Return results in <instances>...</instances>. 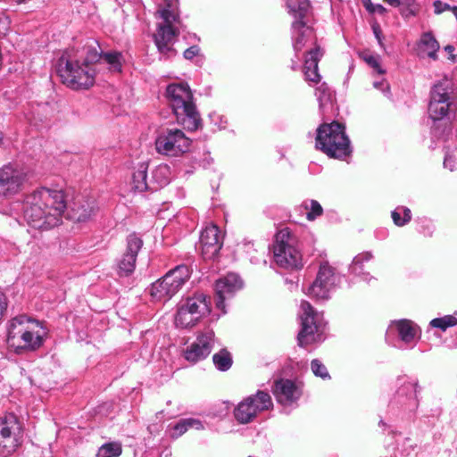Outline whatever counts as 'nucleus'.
Returning <instances> with one entry per match:
<instances>
[{"label":"nucleus","instance_id":"nucleus-10","mask_svg":"<svg viewBox=\"0 0 457 457\" xmlns=\"http://www.w3.org/2000/svg\"><path fill=\"white\" fill-rule=\"evenodd\" d=\"M191 140L179 129L162 130L155 139V149L161 154L178 156L189 151Z\"/></svg>","mask_w":457,"mask_h":457},{"label":"nucleus","instance_id":"nucleus-51","mask_svg":"<svg viewBox=\"0 0 457 457\" xmlns=\"http://www.w3.org/2000/svg\"><path fill=\"white\" fill-rule=\"evenodd\" d=\"M449 162H450V158H445V162H444L445 168L450 169L451 170H453V167L449 165L448 164Z\"/></svg>","mask_w":457,"mask_h":457},{"label":"nucleus","instance_id":"nucleus-34","mask_svg":"<svg viewBox=\"0 0 457 457\" xmlns=\"http://www.w3.org/2000/svg\"><path fill=\"white\" fill-rule=\"evenodd\" d=\"M316 96L319 101L320 109L323 111L327 104L331 101V92L326 83H322L316 88Z\"/></svg>","mask_w":457,"mask_h":457},{"label":"nucleus","instance_id":"nucleus-48","mask_svg":"<svg viewBox=\"0 0 457 457\" xmlns=\"http://www.w3.org/2000/svg\"><path fill=\"white\" fill-rule=\"evenodd\" d=\"M403 219V221L405 222V224L408 223L411 220V213L410 209H408V208L404 209Z\"/></svg>","mask_w":457,"mask_h":457},{"label":"nucleus","instance_id":"nucleus-16","mask_svg":"<svg viewBox=\"0 0 457 457\" xmlns=\"http://www.w3.org/2000/svg\"><path fill=\"white\" fill-rule=\"evenodd\" d=\"M142 245V239L135 234H131L127 237L126 247L118 262L119 273L120 276H129L134 271L137 256Z\"/></svg>","mask_w":457,"mask_h":457},{"label":"nucleus","instance_id":"nucleus-37","mask_svg":"<svg viewBox=\"0 0 457 457\" xmlns=\"http://www.w3.org/2000/svg\"><path fill=\"white\" fill-rule=\"evenodd\" d=\"M361 57L365 62H367L371 68L374 69L378 74H384L385 71L381 68L378 61V57L369 53L364 52L361 54Z\"/></svg>","mask_w":457,"mask_h":457},{"label":"nucleus","instance_id":"nucleus-25","mask_svg":"<svg viewBox=\"0 0 457 457\" xmlns=\"http://www.w3.org/2000/svg\"><path fill=\"white\" fill-rule=\"evenodd\" d=\"M181 306L191 312V314L199 316V319L202 314L210 311L206 296L204 294H196L193 297L187 298Z\"/></svg>","mask_w":457,"mask_h":457},{"label":"nucleus","instance_id":"nucleus-31","mask_svg":"<svg viewBox=\"0 0 457 457\" xmlns=\"http://www.w3.org/2000/svg\"><path fill=\"white\" fill-rule=\"evenodd\" d=\"M121 453V444L118 442H111L103 445L98 449L96 457H119Z\"/></svg>","mask_w":457,"mask_h":457},{"label":"nucleus","instance_id":"nucleus-18","mask_svg":"<svg viewBox=\"0 0 457 457\" xmlns=\"http://www.w3.org/2000/svg\"><path fill=\"white\" fill-rule=\"evenodd\" d=\"M179 35V29L176 27L157 25L156 33L154 35V44L158 52L166 58L176 54L173 44Z\"/></svg>","mask_w":457,"mask_h":457},{"label":"nucleus","instance_id":"nucleus-32","mask_svg":"<svg viewBox=\"0 0 457 457\" xmlns=\"http://www.w3.org/2000/svg\"><path fill=\"white\" fill-rule=\"evenodd\" d=\"M321 56L322 53L319 46L309 51L304 61L303 72L311 71V70L318 68V63Z\"/></svg>","mask_w":457,"mask_h":457},{"label":"nucleus","instance_id":"nucleus-24","mask_svg":"<svg viewBox=\"0 0 457 457\" xmlns=\"http://www.w3.org/2000/svg\"><path fill=\"white\" fill-rule=\"evenodd\" d=\"M439 47V43L433 34L431 32H426L421 36L419 43V54L422 57L428 56L433 60H436V53Z\"/></svg>","mask_w":457,"mask_h":457},{"label":"nucleus","instance_id":"nucleus-40","mask_svg":"<svg viewBox=\"0 0 457 457\" xmlns=\"http://www.w3.org/2000/svg\"><path fill=\"white\" fill-rule=\"evenodd\" d=\"M363 4L365 8L371 13H378V14H385L386 12V9L379 4H372L371 0H363Z\"/></svg>","mask_w":457,"mask_h":457},{"label":"nucleus","instance_id":"nucleus-22","mask_svg":"<svg viewBox=\"0 0 457 457\" xmlns=\"http://www.w3.org/2000/svg\"><path fill=\"white\" fill-rule=\"evenodd\" d=\"M24 179L23 173H0V195L18 192Z\"/></svg>","mask_w":457,"mask_h":457},{"label":"nucleus","instance_id":"nucleus-49","mask_svg":"<svg viewBox=\"0 0 457 457\" xmlns=\"http://www.w3.org/2000/svg\"><path fill=\"white\" fill-rule=\"evenodd\" d=\"M384 2L394 7H399L402 4L401 0H384Z\"/></svg>","mask_w":457,"mask_h":457},{"label":"nucleus","instance_id":"nucleus-12","mask_svg":"<svg viewBox=\"0 0 457 457\" xmlns=\"http://www.w3.org/2000/svg\"><path fill=\"white\" fill-rule=\"evenodd\" d=\"M303 314L301 316V330L297 335L298 345L304 347L316 342L320 337V324L318 321V312L307 301L301 303Z\"/></svg>","mask_w":457,"mask_h":457},{"label":"nucleus","instance_id":"nucleus-38","mask_svg":"<svg viewBox=\"0 0 457 457\" xmlns=\"http://www.w3.org/2000/svg\"><path fill=\"white\" fill-rule=\"evenodd\" d=\"M311 367L313 374L320 377L323 379L330 378L329 373L325 365L318 359H314L311 362Z\"/></svg>","mask_w":457,"mask_h":457},{"label":"nucleus","instance_id":"nucleus-20","mask_svg":"<svg viewBox=\"0 0 457 457\" xmlns=\"http://www.w3.org/2000/svg\"><path fill=\"white\" fill-rule=\"evenodd\" d=\"M67 51L88 66L100 61L103 55L98 42L91 38L87 39L83 45L79 44Z\"/></svg>","mask_w":457,"mask_h":457},{"label":"nucleus","instance_id":"nucleus-53","mask_svg":"<svg viewBox=\"0 0 457 457\" xmlns=\"http://www.w3.org/2000/svg\"><path fill=\"white\" fill-rule=\"evenodd\" d=\"M445 50L448 51V52H452V51H453V46H445Z\"/></svg>","mask_w":457,"mask_h":457},{"label":"nucleus","instance_id":"nucleus-8","mask_svg":"<svg viewBox=\"0 0 457 457\" xmlns=\"http://www.w3.org/2000/svg\"><path fill=\"white\" fill-rule=\"evenodd\" d=\"M291 233L288 228L280 229L275 235L273 254L276 263L285 269H301L302 255L290 244Z\"/></svg>","mask_w":457,"mask_h":457},{"label":"nucleus","instance_id":"nucleus-50","mask_svg":"<svg viewBox=\"0 0 457 457\" xmlns=\"http://www.w3.org/2000/svg\"><path fill=\"white\" fill-rule=\"evenodd\" d=\"M404 5H410L411 7H418L415 4V0H403Z\"/></svg>","mask_w":457,"mask_h":457},{"label":"nucleus","instance_id":"nucleus-19","mask_svg":"<svg viewBox=\"0 0 457 457\" xmlns=\"http://www.w3.org/2000/svg\"><path fill=\"white\" fill-rule=\"evenodd\" d=\"M243 287V281L234 273H229L222 278L216 281L215 294L218 297L216 305L218 308H223L226 299L233 296V295Z\"/></svg>","mask_w":457,"mask_h":457},{"label":"nucleus","instance_id":"nucleus-52","mask_svg":"<svg viewBox=\"0 0 457 457\" xmlns=\"http://www.w3.org/2000/svg\"><path fill=\"white\" fill-rule=\"evenodd\" d=\"M451 11L453 12V15L455 16L457 20V6L452 7Z\"/></svg>","mask_w":457,"mask_h":457},{"label":"nucleus","instance_id":"nucleus-45","mask_svg":"<svg viewBox=\"0 0 457 457\" xmlns=\"http://www.w3.org/2000/svg\"><path fill=\"white\" fill-rule=\"evenodd\" d=\"M7 298L5 295L0 291V320H2L3 316L4 315L7 310Z\"/></svg>","mask_w":457,"mask_h":457},{"label":"nucleus","instance_id":"nucleus-35","mask_svg":"<svg viewBox=\"0 0 457 457\" xmlns=\"http://www.w3.org/2000/svg\"><path fill=\"white\" fill-rule=\"evenodd\" d=\"M457 325V318L453 315H445L442 318H436L430 321V326L437 328L443 331L446 330L450 327Z\"/></svg>","mask_w":457,"mask_h":457},{"label":"nucleus","instance_id":"nucleus-54","mask_svg":"<svg viewBox=\"0 0 457 457\" xmlns=\"http://www.w3.org/2000/svg\"><path fill=\"white\" fill-rule=\"evenodd\" d=\"M374 32H375V35H376L377 38H378V40H380V39H379V36H378V31L376 29H374Z\"/></svg>","mask_w":457,"mask_h":457},{"label":"nucleus","instance_id":"nucleus-13","mask_svg":"<svg viewBox=\"0 0 457 457\" xmlns=\"http://www.w3.org/2000/svg\"><path fill=\"white\" fill-rule=\"evenodd\" d=\"M335 282L334 269L324 262L320 264L317 277L308 289V295L316 300H328Z\"/></svg>","mask_w":457,"mask_h":457},{"label":"nucleus","instance_id":"nucleus-36","mask_svg":"<svg viewBox=\"0 0 457 457\" xmlns=\"http://www.w3.org/2000/svg\"><path fill=\"white\" fill-rule=\"evenodd\" d=\"M156 15L163 20V23H160L159 25L175 27L173 25L174 23H180L179 17L169 9L164 8L158 10Z\"/></svg>","mask_w":457,"mask_h":457},{"label":"nucleus","instance_id":"nucleus-4","mask_svg":"<svg viewBox=\"0 0 457 457\" xmlns=\"http://www.w3.org/2000/svg\"><path fill=\"white\" fill-rule=\"evenodd\" d=\"M57 72L62 84L73 90L88 89L95 84L96 71L93 67L83 64L68 51L59 58Z\"/></svg>","mask_w":457,"mask_h":457},{"label":"nucleus","instance_id":"nucleus-2","mask_svg":"<svg viewBox=\"0 0 457 457\" xmlns=\"http://www.w3.org/2000/svg\"><path fill=\"white\" fill-rule=\"evenodd\" d=\"M46 337L42 323L28 315H18L8 322L6 342L16 353L38 350Z\"/></svg>","mask_w":457,"mask_h":457},{"label":"nucleus","instance_id":"nucleus-30","mask_svg":"<svg viewBox=\"0 0 457 457\" xmlns=\"http://www.w3.org/2000/svg\"><path fill=\"white\" fill-rule=\"evenodd\" d=\"M189 428L201 430L204 428V426L201 420L193 418L182 419L174 426V430L177 432V436H182Z\"/></svg>","mask_w":457,"mask_h":457},{"label":"nucleus","instance_id":"nucleus-43","mask_svg":"<svg viewBox=\"0 0 457 457\" xmlns=\"http://www.w3.org/2000/svg\"><path fill=\"white\" fill-rule=\"evenodd\" d=\"M419 12V7H411L410 5H405V7L401 9V14L404 18H409L411 16H415Z\"/></svg>","mask_w":457,"mask_h":457},{"label":"nucleus","instance_id":"nucleus-42","mask_svg":"<svg viewBox=\"0 0 457 457\" xmlns=\"http://www.w3.org/2000/svg\"><path fill=\"white\" fill-rule=\"evenodd\" d=\"M433 5H434V8H435V13L436 14H440V13H442L445 11L452 9V7L448 4L443 3L440 0L435 1Z\"/></svg>","mask_w":457,"mask_h":457},{"label":"nucleus","instance_id":"nucleus-46","mask_svg":"<svg viewBox=\"0 0 457 457\" xmlns=\"http://www.w3.org/2000/svg\"><path fill=\"white\" fill-rule=\"evenodd\" d=\"M391 216H392L394 223L396 226L402 227V226L405 225L403 219L401 217L400 213L397 212L396 211L392 212Z\"/></svg>","mask_w":457,"mask_h":457},{"label":"nucleus","instance_id":"nucleus-29","mask_svg":"<svg viewBox=\"0 0 457 457\" xmlns=\"http://www.w3.org/2000/svg\"><path fill=\"white\" fill-rule=\"evenodd\" d=\"M212 361L215 367L221 371L229 370L233 363L231 353L227 349H221L213 354Z\"/></svg>","mask_w":457,"mask_h":457},{"label":"nucleus","instance_id":"nucleus-55","mask_svg":"<svg viewBox=\"0 0 457 457\" xmlns=\"http://www.w3.org/2000/svg\"><path fill=\"white\" fill-rule=\"evenodd\" d=\"M207 162V163L209 164L211 161H212V157H208L204 160V162Z\"/></svg>","mask_w":457,"mask_h":457},{"label":"nucleus","instance_id":"nucleus-5","mask_svg":"<svg viewBox=\"0 0 457 457\" xmlns=\"http://www.w3.org/2000/svg\"><path fill=\"white\" fill-rule=\"evenodd\" d=\"M315 145L328 157L335 159H343L352 152L345 127L337 121L321 124L317 129Z\"/></svg>","mask_w":457,"mask_h":457},{"label":"nucleus","instance_id":"nucleus-47","mask_svg":"<svg viewBox=\"0 0 457 457\" xmlns=\"http://www.w3.org/2000/svg\"><path fill=\"white\" fill-rule=\"evenodd\" d=\"M374 87L381 89L382 91L387 90L389 86L384 81H376L373 83Z\"/></svg>","mask_w":457,"mask_h":457},{"label":"nucleus","instance_id":"nucleus-1","mask_svg":"<svg viewBox=\"0 0 457 457\" xmlns=\"http://www.w3.org/2000/svg\"><path fill=\"white\" fill-rule=\"evenodd\" d=\"M27 207L24 212L29 225L36 229H50L61 223L65 210L71 219L85 221L95 212V199L83 195L41 188L26 197Z\"/></svg>","mask_w":457,"mask_h":457},{"label":"nucleus","instance_id":"nucleus-11","mask_svg":"<svg viewBox=\"0 0 457 457\" xmlns=\"http://www.w3.org/2000/svg\"><path fill=\"white\" fill-rule=\"evenodd\" d=\"M451 90V81L446 79L432 87L428 104V113L432 120H440L452 110L453 103L450 96Z\"/></svg>","mask_w":457,"mask_h":457},{"label":"nucleus","instance_id":"nucleus-28","mask_svg":"<svg viewBox=\"0 0 457 457\" xmlns=\"http://www.w3.org/2000/svg\"><path fill=\"white\" fill-rule=\"evenodd\" d=\"M199 320V316L191 314L188 311L180 306L175 317V323L178 327L188 328L193 327Z\"/></svg>","mask_w":457,"mask_h":457},{"label":"nucleus","instance_id":"nucleus-56","mask_svg":"<svg viewBox=\"0 0 457 457\" xmlns=\"http://www.w3.org/2000/svg\"><path fill=\"white\" fill-rule=\"evenodd\" d=\"M204 169H208L209 167L207 165H203Z\"/></svg>","mask_w":457,"mask_h":457},{"label":"nucleus","instance_id":"nucleus-26","mask_svg":"<svg viewBox=\"0 0 457 457\" xmlns=\"http://www.w3.org/2000/svg\"><path fill=\"white\" fill-rule=\"evenodd\" d=\"M396 328L399 337L405 343L411 342L417 334L416 326L409 320H401L397 321Z\"/></svg>","mask_w":457,"mask_h":457},{"label":"nucleus","instance_id":"nucleus-41","mask_svg":"<svg viewBox=\"0 0 457 457\" xmlns=\"http://www.w3.org/2000/svg\"><path fill=\"white\" fill-rule=\"evenodd\" d=\"M305 79L311 82L318 83L320 79V75L318 72V68L311 70V71H304Z\"/></svg>","mask_w":457,"mask_h":457},{"label":"nucleus","instance_id":"nucleus-9","mask_svg":"<svg viewBox=\"0 0 457 457\" xmlns=\"http://www.w3.org/2000/svg\"><path fill=\"white\" fill-rule=\"evenodd\" d=\"M21 427L17 416L5 413L0 417V456L7 457L20 446L19 436Z\"/></svg>","mask_w":457,"mask_h":457},{"label":"nucleus","instance_id":"nucleus-14","mask_svg":"<svg viewBox=\"0 0 457 457\" xmlns=\"http://www.w3.org/2000/svg\"><path fill=\"white\" fill-rule=\"evenodd\" d=\"M214 337V332L212 329L200 332L195 341L185 350V359L192 363H195L208 357L212 349Z\"/></svg>","mask_w":457,"mask_h":457},{"label":"nucleus","instance_id":"nucleus-23","mask_svg":"<svg viewBox=\"0 0 457 457\" xmlns=\"http://www.w3.org/2000/svg\"><path fill=\"white\" fill-rule=\"evenodd\" d=\"M294 30L293 46L296 53L303 50L306 42L312 37V30L303 21H295L292 24Z\"/></svg>","mask_w":457,"mask_h":457},{"label":"nucleus","instance_id":"nucleus-7","mask_svg":"<svg viewBox=\"0 0 457 457\" xmlns=\"http://www.w3.org/2000/svg\"><path fill=\"white\" fill-rule=\"evenodd\" d=\"M273 408L269 393L258 390L255 395L244 398L234 409V417L239 424L251 423L259 413Z\"/></svg>","mask_w":457,"mask_h":457},{"label":"nucleus","instance_id":"nucleus-27","mask_svg":"<svg viewBox=\"0 0 457 457\" xmlns=\"http://www.w3.org/2000/svg\"><path fill=\"white\" fill-rule=\"evenodd\" d=\"M309 6V0H287L288 12L297 19L296 21H303L308 12Z\"/></svg>","mask_w":457,"mask_h":457},{"label":"nucleus","instance_id":"nucleus-6","mask_svg":"<svg viewBox=\"0 0 457 457\" xmlns=\"http://www.w3.org/2000/svg\"><path fill=\"white\" fill-rule=\"evenodd\" d=\"M191 272L187 265H179L152 284L151 295L156 300H168L176 295L189 279Z\"/></svg>","mask_w":457,"mask_h":457},{"label":"nucleus","instance_id":"nucleus-33","mask_svg":"<svg viewBox=\"0 0 457 457\" xmlns=\"http://www.w3.org/2000/svg\"><path fill=\"white\" fill-rule=\"evenodd\" d=\"M102 59L110 65V68L113 71H121V61L122 54L120 52H110L103 54Z\"/></svg>","mask_w":457,"mask_h":457},{"label":"nucleus","instance_id":"nucleus-15","mask_svg":"<svg viewBox=\"0 0 457 457\" xmlns=\"http://www.w3.org/2000/svg\"><path fill=\"white\" fill-rule=\"evenodd\" d=\"M272 393L279 403L290 405L303 395V384L291 379L280 378L274 381Z\"/></svg>","mask_w":457,"mask_h":457},{"label":"nucleus","instance_id":"nucleus-3","mask_svg":"<svg viewBox=\"0 0 457 457\" xmlns=\"http://www.w3.org/2000/svg\"><path fill=\"white\" fill-rule=\"evenodd\" d=\"M166 94L178 123L189 131L197 130L202 126V119L188 85L184 83L169 85Z\"/></svg>","mask_w":457,"mask_h":457},{"label":"nucleus","instance_id":"nucleus-21","mask_svg":"<svg viewBox=\"0 0 457 457\" xmlns=\"http://www.w3.org/2000/svg\"><path fill=\"white\" fill-rule=\"evenodd\" d=\"M148 174L149 173H132L131 187L134 191H157L168 183V181L162 178V173H150L151 179H149Z\"/></svg>","mask_w":457,"mask_h":457},{"label":"nucleus","instance_id":"nucleus-44","mask_svg":"<svg viewBox=\"0 0 457 457\" xmlns=\"http://www.w3.org/2000/svg\"><path fill=\"white\" fill-rule=\"evenodd\" d=\"M199 54V47L197 46H190L189 48L184 51V57L187 60H192L195 56Z\"/></svg>","mask_w":457,"mask_h":457},{"label":"nucleus","instance_id":"nucleus-39","mask_svg":"<svg viewBox=\"0 0 457 457\" xmlns=\"http://www.w3.org/2000/svg\"><path fill=\"white\" fill-rule=\"evenodd\" d=\"M323 209L321 205L316 200L311 201V211L307 212V219L309 220H314L317 217L321 216Z\"/></svg>","mask_w":457,"mask_h":457},{"label":"nucleus","instance_id":"nucleus-17","mask_svg":"<svg viewBox=\"0 0 457 457\" xmlns=\"http://www.w3.org/2000/svg\"><path fill=\"white\" fill-rule=\"evenodd\" d=\"M199 244L204 259L215 258L222 246L219 228L213 224L206 227L201 233Z\"/></svg>","mask_w":457,"mask_h":457},{"label":"nucleus","instance_id":"nucleus-57","mask_svg":"<svg viewBox=\"0 0 457 457\" xmlns=\"http://www.w3.org/2000/svg\"><path fill=\"white\" fill-rule=\"evenodd\" d=\"M249 457H251V456H249Z\"/></svg>","mask_w":457,"mask_h":457}]
</instances>
